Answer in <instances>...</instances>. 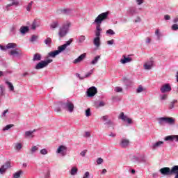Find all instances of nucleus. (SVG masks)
Wrapping results in <instances>:
<instances>
[{
	"label": "nucleus",
	"instance_id": "1",
	"mask_svg": "<svg viewBox=\"0 0 178 178\" xmlns=\"http://www.w3.org/2000/svg\"><path fill=\"white\" fill-rule=\"evenodd\" d=\"M163 176H172L175 175L174 178H178V165H174L172 168L164 167L159 170Z\"/></svg>",
	"mask_w": 178,
	"mask_h": 178
},
{
	"label": "nucleus",
	"instance_id": "2",
	"mask_svg": "<svg viewBox=\"0 0 178 178\" xmlns=\"http://www.w3.org/2000/svg\"><path fill=\"white\" fill-rule=\"evenodd\" d=\"M109 16V12H105L103 13L99 14L96 19H95V22H93L95 23V24H97L96 26V31H102V29H101V24H102V22L104 20L108 19V17Z\"/></svg>",
	"mask_w": 178,
	"mask_h": 178
},
{
	"label": "nucleus",
	"instance_id": "3",
	"mask_svg": "<svg viewBox=\"0 0 178 178\" xmlns=\"http://www.w3.org/2000/svg\"><path fill=\"white\" fill-rule=\"evenodd\" d=\"M157 121L160 126H165V124L173 126L176 123V119L172 117H161L157 119Z\"/></svg>",
	"mask_w": 178,
	"mask_h": 178
},
{
	"label": "nucleus",
	"instance_id": "4",
	"mask_svg": "<svg viewBox=\"0 0 178 178\" xmlns=\"http://www.w3.org/2000/svg\"><path fill=\"white\" fill-rule=\"evenodd\" d=\"M70 22L67 21L66 23L60 28L58 35L60 38L65 37V35L67 34V33L69 32V27H70Z\"/></svg>",
	"mask_w": 178,
	"mask_h": 178
},
{
	"label": "nucleus",
	"instance_id": "5",
	"mask_svg": "<svg viewBox=\"0 0 178 178\" xmlns=\"http://www.w3.org/2000/svg\"><path fill=\"white\" fill-rule=\"evenodd\" d=\"M52 61V59L41 60L35 65V69H36V70H40V69H44V67H47V66H48L49 63H51Z\"/></svg>",
	"mask_w": 178,
	"mask_h": 178
},
{
	"label": "nucleus",
	"instance_id": "6",
	"mask_svg": "<svg viewBox=\"0 0 178 178\" xmlns=\"http://www.w3.org/2000/svg\"><path fill=\"white\" fill-rule=\"evenodd\" d=\"M63 109L72 113L74 111V104L72 103V102L67 101V102L64 103L63 104Z\"/></svg>",
	"mask_w": 178,
	"mask_h": 178
},
{
	"label": "nucleus",
	"instance_id": "7",
	"mask_svg": "<svg viewBox=\"0 0 178 178\" xmlns=\"http://www.w3.org/2000/svg\"><path fill=\"white\" fill-rule=\"evenodd\" d=\"M118 119H120L125 123H128V124H133V120L124 115V113L123 112L120 113V115L118 116Z\"/></svg>",
	"mask_w": 178,
	"mask_h": 178
},
{
	"label": "nucleus",
	"instance_id": "8",
	"mask_svg": "<svg viewBox=\"0 0 178 178\" xmlns=\"http://www.w3.org/2000/svg\"><path fill=\"white\" fill-rule=\"evenodd\" d=\"M56 154H60L61 156H66L67 155V147L65 145H60L56 150Z\"/></svg>",
	"mask_w": 178,
	"mask_h": 178
},
{
	"label": "nucleus",
	"instance_id": "9",
	"mask_svg": "<svg viewBox=\"0 0 178 178\" xmlns=\"http://www.w3.org/2000/svg\"><path fill=\"white\" fill-rule=\"evenodd\" d=\"M98 92V90L95 88V86H92L89 88L87 91V97H95V95Z\"/></svg>",
	"mask_w": 178,
	"mask_h": 178
},
{
	"label": "nucleus",
	"instance_id": "10",
	"mask_svg": "<svg viewBox=\"0 0 178 178\" xmlns=\"http://www.w3.org/2000/svg\"><path fill=\"white\" fill-rule=\"evenodd\" d=\"M160 91L161 94H165V92H170V91H172V86H170V83H165L161 87Z\"/></svg>",
	"mask_w": 178,
	"mask_h": 178
},
{
	"label": "nucleus",
	"instance_id": "11",
	"mask_svg": "<svg viewBox=\"0 0 178 178\" xmlns=\"http://www.w3.org/2000/svg\"><path fill=\"white\" fill-rule=\"evenodd\" d=\"M58 12L62 15H66L67 16H72L74 10H73L72 8H60L58 10Z\"/></svg>",
	"mask_w": 178,
	"mask_h": 178
},
{
	"label": "nucleus",
	"instance_id": "12",
	"mask_svg": "<svg viewBox=\"0 0 178 178\" xmlns=\"http://www.w3.org/2000/svg\"><path fill=\"white\" fill-rule=\"evenodd\" d=\"M143 67L145 70H151L154 67V58H150L149 61H147L143 65Z\"/></svg>",
	"mask_w": 178,
	"mask_h": 178
},
{
	"label": "nucleus",
	"instance_id": "13",
	"mask_svg": "<svg viewBox=\"0 0 178 178\" xmlns=\"http://www.w3.org/2000/svg\"><path fill=\"white\" fill-rule=\"evenodd\" d=\"M12 168V165H10V161H6L4 165H1L0 168V173L1 175H3L5 172H6L7 169H9Z\"/></svg>",
	"mask_w": 178,
	"mask_h": 178
},
{
	"label": "nucleus",
	"instance_id": "14",
	"mask_svg": "<svg viewBox=\"0 0 178 178\" xmlns=\"http://www.w3.org/2000/svg\"><path fill=\"white\" fill-rule=\"evenodd\" d=\"M11 3L9 4H7L5 7V10H10V8H12V6H19V1L17 0H10Z\"/></svg>",
	"mask_w": 178,
	"mask_h": 178
},
{
	"label": "nucleus",
	"instance_id": "15",
	"mask_svg": "<svg viewBox=\"0 0 178 178\" xmlns=\"http://www.w3.org/2000/svg\"><path fill=\"white\" fill-rule=\"evenodd\" d=\"M163 144H164L163 141L159 140L158 142L152 143V145L150 146V148L153 151H155V149H157V148H159V147H162V145H163Z\"/></svg>",
	"mask_w": 178,
	"mask_h": 178
},
{
	"label": "nucleus",
	"instance_id": "16",
	"mask_svg": "<svg viewBox=\"0 0 178 178\" xmlns=\"http://www.w3.org/2000/svg\"><path fill=\"white\" fill-rule=\"evenodd\" d=\"M60 52H63V51L61 50L60 47H58V50H56L54 51H50L48 54V56H49L50 58H55L56 55H59Z\"/></svg>",
	"mask_w": 178,
	"mask_h": 178
},
{
	"label": "nucleus",
	"instance_id": "17",
	"mask_svg": "<svg viewBox=\"0 0 178 178\" xmlns=\"http://www.w3.org/2000/svg\"><path fill=\"white\" fill-rule=\"evenodd\" d=\"M41 26V22L38 19H34L31 26V30H35L37 27H40Z\"/></svg>",
	"mask_w": 178,
	"mask_h": 178
},
{
	"label": "nucleus",
	"instance_id": "18",
	"mask_svg": "<svg viewBox=\"0 0 178 178\" xmlns=\"http://www.w3.org/2000/svg\"><path fill=\"white\" fill-rule=\"evenodd\" d=\"M86 56H87V54L86 53L81 54L77 58L74 60L73 63L76 64L80 63V62H83Z\"/></svg>",
	"mask_w": 178,
	"mask_h": 178
},
{
	"label": "nucleus",
	"instance_id": "19",
	"mask_svg": "<svg viewBox=\"0 0 178 178\" xmlns=\"http://www.w3.org/2000/svg\"><path fill=\"white\" fill-rule=\"evenodd\" d=\"M133 58L130 57H126V56L123 55L122 58L120 60V63L122 65H126V63H130V62H132Z\"/></svg>",
	"mask_w": 178,
	"mask_h": 178
},
{
	"label": "nucleus",
	"instance_id": "20",
	"mask_svg": "<svg viewBox=\"0 0 178 178\" xmlns=\"http://www.w3.org/2000/svg\"><path fill=\"white\" fill-rule=\"evenodd\" d=\"M37 130L34 129L33 131H26L24 134L25 138H34V132Z\"/></svg>",
	"mask_w": 178,
	"mask_h": 178
},
{
	"label": "nucleus",
	"instance_id": "21",
	"mask_svg": "<svg viewBox=\"0 0 178 178\" xmlns=\"http://www.w3.org/2000/svg\"><path fill=\"white\" fill-rule=\"evenodd\" d=\"M104 126L107 129H111V127L114 129H115V122L111 120H107L106 122H104Z\"/></svg>",
	"mask_w": 178,
	"mask_h": 178
},
{
	"label": "nucleus",
	"instance_id": "22",
	"mask_svg": "<svg viewBox=\"0 0 178 178\" xmlns=\"http://www.w3.org/2000/svg\"><path fill=\"white\" fill-rule=\"evenodd\" d=\"M129 141L128 139H122L120 145L122 148H127L129 146Z\"/></svg>",
	"mask_w": 178,
	"mask_h": 178
},
{
	"label": "nucleus",
	"instance_id": "23",
	"mask_svg": "<svg viewBox=\"0 0 178 178\" xmlns=\"http://www.w3.org/2000/svg\"><path fill=\"white\" fill-rule=\"evenodd\" d=\"M72 42H73V39H70L68 41L66 42L65 44L59 46V47L63 51H65V49H66V48H67V47H69V45H70V44H72Z\"/></svg>",
	"mask_w": 178,
	"mask_h": 178
},
{
	"label": "nucleus",
	"instance_id": "24",
	"mask_svg": "<svg viewBox=\"0 0 178 178\" xmlns=\"http://www.w3.org/2000/svg\"><path fill=\"white\" fill-rule=\"evenodd\" d=\"M128 15H130V16H134V15H136L137 13V8L136 7H130L127 10Z\"/></svg>",
	"mask_w": 178,
	"mask_h": 178
},
{
	"label": "nucleus",
	"instance_id": "25",
	"mask_svg": "<svg viewBox=\"0 0 178 178\" xmlns=\"http://www.w3.org/2000/svg\"><path fill=\"white\" fill-rule=\"evenodd\" d=\"M93 44L97 48H99V47H101V38H95Z\"/></svg>",
	"mask_w": 178,
	"mask_h": 178
},
{
	"label": "nucleus",
	"instance_id": "26",
	"mask_svg": "<svg viewBox=\"0 0 178 178\" xmlns=\"http://www.w3.org/2000/svg\"><path fill=\"white\" fill-rule=\"evenodd\" d=\"M19 31L21 34H26V33H29V31H30V28L29 26H22L19 29Z\"/></svg>",
	"mask_w": 178,
	"mask_h": 178
},
{
	"label": "nucleus",
	"instance_id": "27",
	"mask_svg": "<svg viewBox=\"0 0 178 178\" xmlns=\"http://www.w3.org/2000/svg\"><path fill=\"white\" fill-rule=\"evenodd\" d=\"M147 163V157L144 154L139 155V163Z\"/></svg>",
	"mask_w": 178,
	"mask_h": 178
},
{
	"label": "nucleus",
	"instance_id": "28",
	"mask_svg": "<svg viewBox=\"0 0 178 178\" xmlns=\"http://www.w3.org/2000/svg\"><path fill=\"white\" fill-rule=\"evenodd\" d=\"M86 41V36L85 35H80L78 39L76 40V42L78 44H83Z\"/></svg>",
	"mask_w": 178,
	"mask_h": 178
},
{
	"label": "nucleus",
	"instance_id": "29",
	"mask_svg": "<svg viewBox=\"0 0 178 178\" xmlns=\"http://www.w3.org/2000/svg\"><path fill=\"white\" fill-rule=\"evenodd\" d=\"M5 83L8 86L10 91H15V86H13V84L11 82L6 80Z\"/></svg>",
	"mask_w": 178,
	"mask_h": 178
},
{
	"label": "nucleus",
	"instance_id": "30",
	"mask_svg": "<svg viewBox=\"0 0 178 178\" xmlns=\"http://www.w3.org/2000/svg\"><path fill=\"white\" fill-rule=\"evenodd\" d=\"M58 26L59 22L58 21L54 22L50 24V29H51V30H55V29H57Z\"/></svg>",
	"mask_w": 178,
	"mask_h": 178
},
{
	"label": "nucleus",
	"instance_id": "31",
	"mask_svg": "<svg viewBox=\"0 0 178 178\" xmlns=\"http://www.w3.org/2000/svg\"><path fill=\"white\" fill-rule=\"evenodd\" d=\"M101 59V56H97L94 58V59L90 62V65H97L98 63V60Z\"/></svg>",
	"mask_w": 178,
	"mask_h": 178
},
{
	"label": "nucleus",
	"instance_id": "32",
	"mask_svg": "<svg viewBox=\"0 0 178 178\" xmlns=\"http://www.w3.org/2000/svg\"><path fill=\"white\" fill-rule=\"evenodd\" d=\"M10 55L12 56H19V55H20V52H19L17 49H15L10 52Z\"/></svg>",
	"mask_w": 178,
	"mask_h": 178
},
{
	"label": "nucleus",
	"instance_id": "33",
	"mask_svg": "<svg viewBox=\"0 0 178 178\" xmlns=\"http://www.w3.org/2000/svg\"><path fill=\"white\" fill-rule=\"evenodd\" d=\"M22 148H23V145H22V143H15V151H17L19 152V151H20Z\"/></svg>",
	"mask_w": 178,
	"mask_h": 178
},
{
	"label": "nucleus",
	"instance_id": "34",
	"mask_svg": "<svg viewBox=\"0 0 178 178\" xmlns=\"http://www.w3.org/2000/svg\"><path fill=\"white\" fill-rule=\"evenodd\" d=\"M41 60V54L37 53L34 54L33 60V62L38 61Z\"/></svg>",
	"mask_w": 178,
	"mask_h": 178
},
{
	"label": "nucleus",
	"instance_id": "35",
	"mask_svg": "<svg viewBox=\"0 0 178 178\" xmlns=\"http://www.w3.org/2000/svg\"><path fill=\"white\" fill-rule=\"evenodd\" d=\"M44 42L47 47H51V44H52V39H51V38H47L44 40Z\"/></svg>",
	"mask_w": 178,
	"mask_h": 178
},
{
	"label": "nucleus",
	"instance_id": "36",
	"mask_svg": "<svg viewBox=\"0 0 178 178\" xmlns=\"http://www.w3.org/2000/svg\"><path fill=\"white\" fill-rule=\"evenodd\" d=\"M165 141H175V135L166 136L164 138Z\"/></svg>",
	"mask_w": 178,
	"mask_h": 178
},
{
	"label": "nucleus",
	"instance_id": "37",
	"mask_svg": "<svg viewBox=\"0 0 178 178\" xmlns=\"http://www.w3.org/2000/svg\"><path fill=\"white\" fill-rule=\"evenodd\" d=\"M12 127H15V124H10L8 125H6L3 128V131H6L8 130H10V129H12Z\"/></svg>",
	"mask_w": 178,
	"mask_h": 178
},
{
	"label": "nucleus",
	"instance_id": "38",
	"mask_svg": "<svg viewBox=\"0 0 178 178\" xmlns=\"http://www.w3.org/2000/svg\"><path fill=\"white\" fill-rule=\"evenodd\" d=\"M77 171H78L77 168L73 167V168L71 169L70 175H71L72 176H74V175H77Z\"/></svg>",
	"mask_w": 178,
	"mask_h": 178
},
{
	"label": "nucleus",
	"instance_id": "39",
	"mask_svg": "<svg viewBox=\"0 0 178 178\" xmlns=\"http://www.w3.org/2000/svg\"><path fill=\"white\" fill-rule=\"evenodd\" d=\"M16 47H17V45L15 43H8L6 45L7 49H10V48H16Z\"/></svg>",
	"mask_w": 178,
	"mask_h": 178
},
{
	"label": "nucleus",
	"instance_id": "40",
	"mask_svg": "<svg viewBox=\"0 0 178 178\" xmlns=\"http://www.w3.org/2000/svg\"><path fill=\"white\" fill-rule=\"evenodd\" d=\"M37 151H38V146H33L31 148V154H35V152H37Z\"/></svg>",
	"mask_w": 178,
	"mask_h": 178
},
{
	"label": "nucleus",
	"instance_id": "41",
	"mask_svg": "<svg viewBox=\"0 0 178 178\" xmlns=\"http://www.w3.org/2000/svg\"><path fill=\"white\" fill-rule=\"evenodd\" d=\"M33 1H31L28 5L26 6V10L27 12H31V8H33Z\"/></svg>",
	"mask_w": 178,
	"mask_h": 178
},
{
	"label": "nucleus",
	"instance_id": "42",
	"mask_svg": "<svg viewBox=\"0 0 178 178\" xmlns=\"http://www.w3.org/2000/svg\"><path fill=\"white\" fill-rule=\"evenodd\" d=\"M132 161L133 162H138L140 163V154L138 156H133Z\"/></svg>",
	"mask_w": 178,
	"mask_h": 178
},
{
	"label": "nucleus",
	"instance_id": "43",
	"mask_svg": "<svg viewBox=\"0 0 178 178\" xmlns=\"http://www.w3.org/2000/svg\"><path fill=\"white\" fill-rule=\"evenodd\" d=\"M23 173V171L19 170L13 175V178H20V175Z\"/></svg>",
	"mask_w": 178,
	"mask_h": 178
},
{
	"label": "nucleus",
	"instance_id": "44",
	"mask_svg": "<svg viewBox=\"0 0 178 178\" xmlns=\"http://www.w3.org/2000/svg\"><path fill=\"white\" fill-rule=\"evenodd\" d=\"M160 99L161 101H165V99H168V95L165 93L160 95Z\"/></svg>",
	"mask_w": 178,
	"mask_h": 178
},
{
	"label": "nucleus",
	"instance_id": "45",
	"mask_svg": "<svg viewBox=\"0 0 178 178\" xmlns=\"http://www.w3.org/2000/svg\"><path fill=\"white\" fill-rule=\"evenodd\" d=\"M155 35H156L157 40H161V37L162 36V34H161L159 29H156L155 31Z\"/></svg>",
	"mask_w": 178,
	"mask_h": 178
},
{
	"label": "nucleus",
	"instance_id": "46",
	"mask_svg": "<svg viewBox=\"0 0 178 178\" xmlns=\"http://www.w3.org/2000/svg\"><path fill=\"white\" fill-rule=\"evenodd\" d=\"M143 91H144V88L143 86L140 85L136 89V92L137 94H140V92H143Z\"/></svg>",
	"mask_w": 178,
	"mask_h": 178
},
{
	"label": "nucleus",
	"instance_id": "47",
	"mask_svg": "<svg viewBox=\"0 0 178 178\" xmlns=\"http://www.w3.org/2000/svg\"><path fill=\"white\" fill-rule=\"evenodd\" d=\"M176 102H177V100L176 99H174L172 102H171L169 105V109H173V108H175V104H176Z\"/></svg>",
	"mask_w": 178,
	"mask_h": 178
},
{
	"label": "nucleus",
	"instance_id": "48",
	"mask_svg": "<svg viewBox=\"0 0 178 178\" xmlns=\"http://www.w3.org/2000/svg\"><path fill=\"white\" fill-rule=\"evenodd\" d=\"M94 73V69L91 70L90 72H88L83 77L84 79H87L91 76Z\"/></svg>",
	"mask_w": 178,
	"mask_h": 178
},
{
	"label": "nucleus",
	"instance_id": "49",
	"mask_svg": "<svg viewBox=\"0 0 178 178\" xmlns=\"http://www.w3.org/2000/svg\"><path fill=\"white\" fill-rule=\"evenodd\" d=\"M38 40V36L35 35H33L30 39L31 42H34V41H37Z\"/></svg>",
	"mask_w": 178,
	"mask_h": 178
},
{
	"label": "nucleus",
	"instance_id": "50",
	"mask_svg": "<svg viewBox=\"0 0 178 178\" xmlns=\"http://www.w3.org/2000/svg\"><path fill=\"white\" fill-rule=\"evenodd\" d=\"M106 33L108 34V35H115V31L112 29L107 30Z\"/></svg>",
	"mask_w": 178,
	"mask_h": 178
},
{
	"label": "nucleus",
	"instance_id": "51",
	"mask_svg": "<svg viewBox=\"0 0 178 178\" xmlns=\"http://www.w3.org/2000/svg\"><path fill=\"white\" fill-rule=\"evenodd\" d=\"M1 95H5V86L3 85H0Z\"/></svg>",
	"mask_w": 178,
	"mask_h": 178
},
{
	"label": "nucleus",
	"instance_id": "52",
	"mask_svg": "<svg viewBox=\"0 0 178 178\" xmlns=\"http://www.w3.org/2000/svg\"><path fill=\"white\" fill-rule=\"evenodd\" d=\"M91 115V109L90 108H87L86 111V117L88 118Z\"/></svg>",
	"mask_w": 178,
	"mask_h": 178
},
{
	"label": "nucleus",
	"instance_id": "53",
	"mask_svg": "<svg viewBox=\"0 0 178 178\" xmlns=\"http://www.w3.org/2000/svg\"><path fill=\"white\" fill-rule=\"evenodd\" d=\"M40 154H41V155H47V154H48V149H42L40 150Z\"/></svg>",
	"mask_w": 178,
	"mask_h": 178
},
{
	"label": "nucleus",
	"instance_id": "54",
	"mask_svg": "<svg viewBox=\"0 0 178 178\" xmlns=\"http://www.w3.org/2000/svg\"><path fill=\"white\" fill-rule=\"evenodd\" d=\"M135 2L136 3L137 5H143L144 2H145V0H135Z\"/></svg>",
	"mask_w": 178,
	"mask_h": 178
},
{
	"label": "nucleus",
	"instance_id": "55",
	"mask_svg": "<svg viewBox=\"0 0 178 178\" xmlns=\"http://www.w3.org/2000/svg\"><path fill=\"white\" fill-rule=\"evenodd\" d=\"M114 90L115 92H122L123 91V89L119 86L115 87Z\"/></svg>",
	"mask_w": 178,
	"mask_h": 178
},
{
	"label": "nucleus",
	"instance_id": "56",
	"mask_svg": "<svg viewBox=\"0 0 178 178\" xmlns=\"http://www.w3.org/2000/svg\"><path fill=\"white\" fill-rule=\"evenodd\" d=\"M104 162V159H102V158L99 157L97 159V165H101L102 163H103Z\"/></svg>",
	"mask_w": 178,
	"mask_h": 178
},
{
	"label": "nucleus",
	"instance_id": "57",
	"mask_svg": "<svg viewBox=\"0 0 178 178\" xmlns=\"http://www.w3.org/2000/svg\"><path fill=\"white\" fill-rule=\"evenodd\" d=\"M95 38H100V37H101V32H99L98 31H95Z\"/></svg>",
	"mask_w": 178,
	"mask_h": 178
},
{
	"label": "nucleus",
	"instance_id": "58",
	"mask_svg": "<svg viewBox=\"0 0 178 178\" xmlns=\"http://www.w3.org/2000/svg\"><path fill=\"white\" fill-rule=\"evenodd\" d=\"M172 30H173L174 31H177V30H178V24H175L172 26Z\"/></svg>",
	"mask_w": 178,
	"mask_h": 178
},
{
	"label": "nucleus",
	"instance_id": "59",
	"mask_svg": "<svg viewBox=\"0 0 178 178\" xmlns=\"http://www.w3.org/2000/svg\"><path fill=\"white\" fill-rule=\"evenodd\" d=\"M10 33H11V34H13V35L15 34V33H16V27L12 26V27L10 28Z\"/></svg>",
	"mask_w": 178,
	"mask_h": 178
},
{
	"label": "nucleus",
	"instance_id": "60",
	"mask_svg": "<svg viewBox=\"0 0 178 178\" xmlns=\"http://www.w3.org/2000/svg\"><path fill=\"white\" fill-rule=\"evenodd\" d=\"M82 178H90V172L86 171Z\"/></svg>",
	"mask_w": 178,
	"mask_h": 178
},
{
	"label": "nucleus",
	"instance_id": "61",
	"mask_svg": "<svg viewBox=\"0 0 178 178\" xmlns=\"http://www.w3.org/2000/svg\"><path fill=\"white\" fill-rule=\"evenodd\" d=\"M107 44L108 45H113V44H115V40L112 39L111 40H108Z\"/></svg>",
	"mask_w": 178,
	"mask_h": 178
},
{
	"label": "nucleus",
	"instance_id": "62",
	"mask_svg": "<svg viewBox=\"0 0 178 178\" xmlns=\"http://www.w3.org/2000/svg\"><path fill=\"white\" fill-rule=\"evenodd\" d=\"M101 119H102V120H104V122H106V120H108V119H109V116H108V115H104V116L101 117Z\"/></svg>",
	"mask_w": 178,
	"mask_h": 178
},
{
	"label": "nucleus",
	"instance_id": "63",
	"mask_svg": "<svg viewBox=\"0 0 178 178\" xmlns=\"http://www.w3.org/2000/svg\"><path fill=\"white\" fill-rule=\"evenodd\" d=\"M0 49L1 51H6L7 48L6 47L0 44Z\"/></svg>",
	"mask_w": 178,
	"mask_h": 178
},
{
	"label": "nucleus",
	"instance_id": "64",
	"mask_svg": "<svg viewBox=\"0 0 178 178\" xmlns=\"http://www.w3.org/2000/svg\"><path fill=\"white\" fill-rule=\"evenodd\" d=\"M174 141L178 143V135H174Z\"/></svg>",
	"mask_w": 178,
	"mask_h": 178
}]
</instances>
